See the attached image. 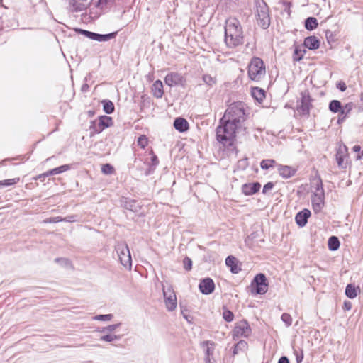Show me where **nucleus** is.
<instances>
[{
    "label": "nucleus",
    "mask_w": 363,
    "mask_h": 363,
    "mask_svg": "<svg viewBox=\"0 0 363 363\" xmlns=\"http://www.w3.org/2000/svg\"><path fill=\"white\" fill-rule=\"evenodd\" d=\"M245 116L244 104L242 102L230 104L216 128L217 140L223 145H231L235 137L236 130L241 128L245 121Z\"/></svg>",
    "instance_id": "1"
},
{
    "label": "nucleus",
    "mask_w": 363,
    "mask_h": 363,
    "mask_svg": "<svg viewBox=\"0 0 363 363\" xmlns=\"http://www.w3.org/2000/svg\"><path fill=\"white\" fill-rule=\"evenodd\" d=\"M225 43L229 48H235L243 43V30L238 19L230 17L225 21Z\"/></svg>",
    "instance_id": "2"
},
{
    "label": "nucleus",
    "mask_w": 363,
    "mask_h": 363,
    "mask_svg": "<svg viewBox=\"0 0 363 363\" xmlns=\"http://www.w3.org/2000/svg\"><path fill=\"white\" fill-rule=\"evenodd\" d=\"M248 76L251 80L258 82L266 74L265 66L262 59L253 57L248 65Z\"/></svg>",
    "instance_id": "3"
},
{
    "label": "nucleus",
    "mask_w": 363,
    "mask_h": 363,
    "mask_svg": "<svg viewBox=\"0 0 363 363\" xmlns=\"http://www.w3.org/2000/svg\"><path fill=\"white\" fill-rule=\"evenodd\" d=\"M257 21L259 26L267 29L270 25L269 9L264 0H256Z\"/></svg>",
    "instance_id": "4"
},
{
    "label": "nucleus",
    "mask_w": 363,
    "mask_h": 363,
    "mask_svg": "<svg viewBox=\"0 0 363 363\" xmlns=\"http://www.w3.org/2000/svg\"><path fill=\"white\" fill-rule=\"evenodd\" d=\"M121 264L125 267L132 266V259L128 245L125 242H118L115 247Z\"/></svg>",
    "instance_id": "5"
},
{
    "label": "nucleus",
    "mask_w": 363,
    "mask_h": 363,
    "mask_svg": "<svg viewBox=\"0 0 363 363\" xmlns=\"http://www.w3.org/2000/svg\"><path fill=\"white\" fill-rule=\"evenodd\" d=\"M311 101L312 99L308 91L305 90L302 91L301 93V99L297 101V112L301 116H308L312 107Z\"/></svg>",
    "instance_id": "6"
},
{
    "label": "nucleus",
    "mask_w": 363,
    "mask_h": 363,
    "mask_svg": "<svg viewBox=\"0 0 363 363\" xmlns=\"http://www.w3.org/2000/svg\"><path fill=\"white\" fill-rule=\"evenodd\" d=\"M251 287L252 294H264L268 290L266 276L262 273L257 274L251 283Z\"/></svg>",
    "instance_id": "7"
},
{
    "label": "nucleus",
    "mask_w": 363,
    "mask_h": 363,
    "mask_svg": "<svg viewBox=\"0 0 363 363\" xmlns=\"http://www.w3.org/2000/svg\"><path fill=\"white\" fill-rule=\"evenodd\" d=\"M163 297L166 308L168 311H174L177 308V296L172 287L169 286L167 288L162 287Z\"/></svg>",
    "instance_id": "8"
},
{
    "label": "nucleus",
    "mask_w": 363,
    "mask_h": 363,
    "mask_svg": "<svg viewBox=\"0 0 363 363\" xmlns=\"http://www.w3.org/2000/svg\"><path fill=\"white\" fill-rule=\"evenodd\" d=\"M251 328L247 321L242 320L236 323L233 330V339H238L241 337H247L251 334Z\"/></svg>",
    "instance_id": "9"
},
{
    "label": "nucleus",
    "mask_w": 363,
    "mask_h": 363,
    "mask_svg": "<svg viewBox=\"0 0 363 363\" xmlns=\"http://www.w3.org/2000/svg\"><path fill=\"white\" fill-rule=\"evenodd\" d=\"M164 82L169 86H184L185 78L181 73L170 72L164 78Z\"/></svg>",
    "instance_id": "10"
},
{
    "label": "nucleus",
    "mask_w": 363,
    "mask_h": 363,
    "mask_svg": "<svg viewBox=\"0 0 363 363\" xmlns=\"http://www.w3.org/2000/svg\"><path fill=\"white\" fill-rule=\"evenodd\" d=\"M325 194L319 192L318 194H313L311 197V203L313 210L315 213L320 212L324 206Z\"/></svg>",
    "instance_id": "11"
},
{
    "label": "nucleus",
    "mask_w": 363,
    "mask_h": 363,
    "mask_svg": "<svg viewBox=\"0 0 363 363\" xmlns=\"http://www.w3.org/2000/svg\"><path fill=\"white\" fill-rule=\"evenodd\" d=\"M347 147L345 145H341L337 150L336 161L339 167L345 169L347 167V162L345 159L347 157Z\"/></svg>",
    "instance_id": "12"
},
{
    "label": "nucleus",
    "mask_w": 363,
    "mask_h": 363,
    "mask_svg": "<svg viewBox=\"0 0 363 363\" xmlns=\"http://www.w3.org/2000/svg\"><path fill=\"white\" fill-rule=\"evenodd\" d=\"M199 288L203 294L208 295L213 292L215 284L212 279L205 278L200 281Z\"/></svg>",
    "instance_id": "13"
},
{
    "label": "nucleus",
    "mask_w": 363,
    "mask_h": 363,
    "mask_svg": "<svg viewBox=\"0 0 363 363\" xmlns=\"http://www.w3.org/2000/svg\"><path fill=\"white\" fill-rule=\"evenodd\" d=\"M261 188V184L256 182L253 183H246L242 186V192L245 196H251L258 192Z\"/></svg>",
    "instance_id": "14"
},
{
    "label": "nucleus",
    "mask_w": 363,
    "mask_h": 363,
    "mask_svg": "<svg viewBox=\"0 0 363 363\" xmlns=\"http://www.w3.org/2000/svg\"><path fill=\"white\" fill-rule=\"evenodd\" d=\"M311 216V211L308 209H303L298 212L295 217V220L297 225L299 227H304L307 222L308 218Z\"/></svg>",
    "instance_id": "15"
},
{
    "label": "nucleus",
    "mask_w": 363,
    "mask_h": 363,
    "mask_svg": "<svg viewBox=\"0 0 363 363\" xmlns=\"http://www.w3.org/2000/svg\"><path fill=\"white\" fill-rule=\"evenodd\" d=\"M277 170L280 176L284 179L292 177L296 174V169L286 165L277 164Z\"/></svg>",
    "instance_id": "16"
},
{
    "label": "nucleus",
    "mask_w": 363,
    "mask_h": 363,
    "mask_svg": "<svg viewBox=\"0 0 363 363\" xmlns=\"http://www.w3.org/2000/svg\"><path fill=\"white\" fill-rule=\"evenodd\" d=\"M303 45L309 50H316L320 46V40L314 35L308 36L305 38Z\"/></svg>",
    "instance_id": "17"
},
{
    "label": "nucleus",
    "mask_w": 363,
    "mask_h": 363,
    "mask_svg": "<svg viewBox=\"0 0 363 363\" xmlns=\"http://www.w3.org/2000/svg\"><path fill=\"white\" fill-rule=\"evenodd\" d=\"M174 128L180 133H184L189 129V123L183 118H177L174 121Z\"/></svg>",
    "instance_id": "18"
},
{
    "label": "nucleus",
    "mask_w": 363,
    "mask_h": 363,
    "mask_svg": "<svg viewBox=\"0 0 363 363\" xmlns=\"http://www.w3.org/2000/svg\"><path fill=\"white\" fill-rule=\"evenodd\" d=\"M216 344L209 340L203 341L201 343V347L204 351L205 356H213L215 350Z\"/></svg>",
    "instance_id": "19"
},
{
    "label": "nucleus",
    "mask_w": 363,
    "mask_h": 363,
    "mask_svg": "<svg viewBox=\"0 0 363 363\" xmlns=\"http://www.w3.org/2000/svg\"><path fill=\"white\" fill-rule=\"evenodd\" d=\"M226 265L230 267V272L233 274H238L241 269L238 266L237 259L233 256H228L225 259Z\"/></svg>",
    "instance_id": "20"
},
{
    "label": "nucleus",
    "mask_w": 363,
    "mask_h": 363,
    "mask_svg": "<svg viewBox=\"0 0 363 363\" xmlns=\"http://www.w3.org/2000/svg\"><path fill=\"white\" fill-rule=\"evenodd\" d=\"M152 91L154 95L157 99H160L162 97L164 91H163V84L160 80H157L152 84Z\"/></svg>",
    "instance_id": "21"
},
{
    "label": "nucleus",
    "mask_w": 363,
    "mask_h": 363,
    "mask_svg": "<svg viewBox=\"0 0 363 363\" xmlns=\"http://www.w3.org/2000/svg\"><path fill=\"white\" fill-rule=\"evenodd\" d=\"M124 207L125 209L133 212H138L140 209V205L137 201L129 199H125Z\"/></svg>",
    "instance_id": "22"
},
{
    "label": "nucleus",
    "mask_w": 363,
    "mask_h": 363,
    "mask_svg": "<svg viewBox=\"0 0 363 363\" xmlns=\"http://www.w3.org/2000/svg\"><path fill=\"white\" fill-rule=\"evenodd\" d=\"M116 35L117 32L110 33L108 34H99L95 33L93 40L98 42H105L114 38Z\"/></svg>",
    "instance_id": "23"
},
{
    "label": "nucleus",
    "mask_w": 363,
    "mask_h": 363,
    "mask_svg": "<svg viewBox=\"0 0 363 363\" xmlns=\"http://www.w3.org/2000/svg\"><path fill=\"white\" fill-rule=\"evenodd\" d=\"M252 97L258 102L261 103L265 98V91L259 87H254L251 91Z\"/></svg>",
    "instance_id": "24"
},
{
    "label": "nucleus",
    "mask_w": 363,
    "mask_h": 363,
    "mask_svg": "<svg viewBox=\"0 0 363 363\" xmlns=\"http://www.w3.org/2000/svg\"><path fill=\"white\" fill-rule=\"evenodd\" d=\"M68 169H69V166L68 164H64L60 167L48 170L45 173H43V176H51V175L59 174L64 172L67 171Z\"/></svg>",
    "instance_id": "25"
},
{
    "label": "nucleus",
    "mask_w": 363,
    "mask_h": 363,
    "mask_svg": "<svg viewBox=\"0 0 363 363\" xmlns=\"http://www.w3.org/2000/svg\"><path fill=\"white\" fill-rule=\"evenodd\" d=\"M357 289H359L358 287L356 288L354 284H349L347 285L346 289H345V295L349 298H351V299L354 298L357 296Z\"/></svg>",
    "instance_id": "26"
},
{
    "label": "nucleus",
    "mask_w": 363,
    "mask_h": 363,
    "mask_svg": "<svg viewBox=\"0 0 363 363\" xmlns=\"http://www.w3.org/2000/svg\"><path fill=\"white\" fill-rule=\"evenodd\" d=\"M328 245L329 250L335 251L340 247V242L336 236H331L328 239Z\"/></svg>",
    "instance_id": "27"
},
{
    "label": "nucleus",
    "mask_w": 363,
    "mask_h": 363,
    "mask_svg": "<svg viewBox=\"0 0 363 363\" xmlns=\"http://www.w3.org/2000/svg\"><path fill=\"white\" fill-rule=\"evenodd\" d=\"M117 0H98L94 4L96 7L101 9H105L111 7Z\"/></svg>",
    "instance_id": "28"
},
{
    "label": "nucleus",
    "mask_w": 363,
    "mask_h": 363,
    "mask_svg": "<svg viewBox=\"0 0 363 363\" xmlns=\"http://www.w3.org/2000/svg\"><path fill=\"white\" fill-rule=\"evenodd\" d=\"M318 25L317 19L314 17H308L305 21V28L308 30L315 29Z\"/></svg>",
    "instance_id": "29"
},
{
    "label": "nucleus",
    "mask_w": 363,
    "mask_h": 363,
    "mask_svg": "<svg viewBox=\"0 0 363 363\" xmlns=\"http://www.w3.org/2000/svg\"><path fill=\"white\" fill-rule=\"evenodd\" d=\"M342 104L338 100H332L329 104V110L333 113H340L342 110Z\"/></svg>",
    "instance_id": "30"
},
{
    "label": "nucleus",
    "mask_w": 363,
    "mask_h": 363,
    "mask_svg": "<svg viewBox=\"0 0 363 363\" xmlns=\"http://www.w3.org/2000/svg\"><path fill=\"white\" fill-rule=\"evenodd\" d=\"M247 348V343L245 340H240L235 345L233 350L234 355L238 354L240 351H245Z\"/></svg>",
    "instance_id": "31"
},
{
    "label": "nucleus",
    "mask_w": 363,
    "mask_h": 363,
    "mask_svg": "<svg viewBox=\"0 0 363 363\" xmlns=\"http://www.w3.org/2000/svg\"><path fill=\"white\" fill-rule=\"evenodd\" d=\"M103 109L107 114H111L115 109L113 103L110 100H104L102 101Z\"/></svg>",
    "instance_id": "32"
},
{
    "label": "nucleus",
    "mask_w": 363,
    "mask_h": 363,
    "mask_svg": "<svg viewBox=\"0 0 363 363\" xmlns=\"http://www.w3.org/2000/svg\"><path fill=\"white\" fill-rule=\"evenodd\" d=\"M89 129L93 133H99L104 130V127L99 124V120L91 121Z\"/></svg>",
    "instance_id": "33"
},
{
    "label": "nucleus",
    "mask_w": 363,
    "mask_h": 363,
    "mask_svg": "<svg viewBox=\"0 0 363 363\" xmlns=\"http://www.w3.org/2000/svg\"><path fill=\"white\" fill-rule=\"evenodd\" d=\"M99 124L104 127V128H106L110 127L112 125V118L107 116H101L99 118Z\"/></svg>",
    "instance_id": "34"
},
{
    "label": "nucleus",
    "mask_w": 363,
    "mask_h": 363,
    "mask_svg": "<svg viewBox=\"0 0 363 363\" xmlns=\"http://www.w3.org/2000/svg\"><path fill=\"white\" fill-rule=\"evenodd\" d=\"M276 161L274 160H272V159H266V160H263L261 162H260V167L262 169H269L270 167H273L275 164H276Z\"/></svg>",
    "instance_id": "35"
},
{
    "label": "nucleus",
    "mask_w": 363,
    "mask_h": 363,
    "mask_svg": "<svg viewBox=\"0 0 363 363\" xmlns=\"http://www.w3.org/2000/svg\"><path fill=\"white\" fill-rule=\"evenodd\" d=\"M19 181H20V179L18 177L0 181V188L14 185V184H17Z\"/></svg>",
    "instance_id": "36"
},
{
    "label": "nucleus",
    "mask_w": 363,
    "mask_h": 363,
    "mask_svg": "<svg viewBox=\"0 0 363 363\" xmlns=\"http://www.w3.org/2000/svg\"><path fill=\"white\" fill-rule=\"evenodd\" d=\"M61 221L69 222L71 220H68L67 218H62L60 216H56V217H51V218H46L45 220H43V223H56L61 222Z\"/></svg>",
    "instance_id": "37"
},
{
    "label": "nucleus",
    "mask_w": 363,
    "mask_h": 363,
    "mask_svg": "<svg viewBox=\"0 0 363 363\" xmlns=\"http://www.w3.org/2000/svg\"><path fill=\"white\" fill-rule=\"evenodd\" d=\"M202 79L203 82L210 87L213 86L216 83V79L211 77L210 74H203Z\"/></svg>",
    "instance_id": "38"
},
{
    "label": "nucleus",
    "mask_w": 363,
    "mask_h": 363,
    "mask_svg": "<svg viewBox=\"0 0 363 363\" xmlns=\"http://www.w3.org/2000/svg\"><path fill=\"white\" fill-rule=\"evenodd\" d=\"M223 318L226 322L230 323L234 319V314L230 310L223 308Z\"/></svg>",
    "instance_id": "39"
},
{
    "label": "nucleus",
    "mask_w": 363,
    "mask_h": 363,
    "mask_svg": "<svg viewBox=\"0 0 363 363\" xmlns=\"http://www.w3.org/2000/svg\"><path fill=\"white\" fill-rule=\"evenodd\" d=\"M119 339H120V336L113 335V334H106V335H102L100 337V340L104 341V342H113V341H115L116 340H119Z\"/></svg>",
    "instance_id": "40"
},
{
    "label": "nucleus",
    "mask_w": 363,
    "mask_h": 363,
    "mask_svg": "<svg viewBox=\"0 0 363 363\" xmlns=\"http://www.w3.org/2000/svg\"><path fill=\"white\" fill-rule=\"evenodd\" d=\"M113 318L112 314H105V315H97L93 317V320H100V321H108L111 320Z\"/></svg>",
    "instance_id": "41"
},
{
    "label": "nucleus",
    "mask_w": 363,
    "mask_h": 363,
    "mask_svg": "<svg viewBox=\"0 0 363 363\" xmlns=\"http://www.w3.org/2000/svg\"><path fill=\"white\" fill-rule=\"evenodd\" d=\"M137 143L138 146L144 149L147 145L148 140L145 135H143L138 138Z\"/></svg>",
    "instance_id": "42"
},
{
    "label": "nucleus",
    "mask_w": 363,
    "mask_h": 363,
    "mask_svg": "<svg viewBox=\"0 0 363 363\" xmlns=\"http://www.w3.org/2000/svg\"><path fill=\"white\" fill-rule=\"evenodd\" d=\"M101 172L105 174H111L114 172V168L110 164H105L101 167Z\"/></svg>",
    "instance_id": "43"
},
{
    "label": "nucleus",
    "mask_w": 363,
    "mask_h": 363,
    "mask_svg": "<svg viewBox=\"0 0 363 363\" xmlns=\"http://www.w3.org/2000/svg\"><path fill=\"white\" fill-rule=\"evenodd\" d=\"M281 319L287 327H289L292 324V318L289 313H284L281 315Z\"/></svg>",
    "instance_id": "44"
},
{
    "label": "nucleus",
    "mask_w": 363,
    "mask_h": 363,
    "mask_svg": "<svg viewBox=\"0 0 363 363\" xmlns=\"http://www.w3.org/2000/svg\"><path fill=\"white\" fill-rule=\"evenodd\" d=\"M305 52H306V51L303 50V53H302L301 50L300 49H298V48H296L294 50V57H293L294 60V61L301 60L303 58Z\"/></svg>",
    "instance_id": "45"
},
{
    "label": "nucleus",
    "mask_w": 363,
    "mask_h": 363,
    "mask_svg": "<svg viewBox=\"0 0 363 363\" xmlns=\"http://www.w3.org/2000/svg\"><path fill=\"white\" fill-rule=\"evenodd\" d=\"M120 325H121L120 323L109 325L105 328H103L102 330H101V333H106V332L112 333L114 330H116L120 326Z\"/></svg>",
    "instance_id": "46"
},
{
    "label": "nucleus",
    "mask_w": 363,
    "mask_h": 363,
    "mask_svg": "<svg viewBox=\"0 0 363 363\" xmlns=\"http://www.w3.org/2000/svg\"><path fill=\"white\" fill-rule=\"evenodd\" d=\"M183 265H184V268L186 271H190L191 269V268H192V261H191V259L189 257H186L183 259Z\"/></svg>",
    "instance_id": "47"
},
{
    "label": "nucleus",
    "mask_w": 363,
    "mask_h": 363,
    "mask_svg": "<svg viewBox=\"0 0 363 363\" xmlns=\"http://www.w3.org/2000/svg\"><path fill=\"white\" fill-rule=\"evenodd\" d=\"M76 30L91 40L94 39V35L95 33L94 32H91V31L82 30V29H77Z\"/></svg>",
    "instance_id": "48"
},
{
    "label": "nucleus",
    "mask_w": 363,
    "mask_h": 363,
    "mask_svg": "<svg viewBox=\"0 0 363 363\" xmlns=\"http://www.w3.org/2000/svg\"><path fill=\"white\" fill-rule=\"evenodd\" d=\"M315 191L313 194H318L319 192L324 193V190L323 189V184L321 179H318L315 184Z\"/></svg>",
    "instance_id": "49"
},
{
    "label": "nucleus",
    "mask_w": 363,
    "mask_h": 363,
    "mask_svg": "<svg viewBox=\"0 0 363 363\" xmlns=\"http://www.w3.org/2000/svg\"><path fill=\"white\" fill-rule=\"evenodd\" d=\"M340 114H345V116H342V117H341V116H338V119H337V123H341L345 119V118L347 116V115L350 113V112L347 111V110H345L342 106V110H340Z\"/></svg>",
    "instance_id": "50"
},
{
    "label": "nucleus",
    "mask_w": 363,
    "mask_h": 363,
    "mask_svg": "<svg viewBox=\"0 0 363 363\" xmlns=\"http://www.w3.org/2000/svg\"><path fill=\"white\" fill-rule=\"evenodd\" d=\"M274 183L273 182H267L264 186H263L262 193L267 194L269 191L272 190L274 187Z\"/></svg>",
    "instance_id": "51"
},
{
    "label": "nucleus",
    "mask_w": 363,
    "mask_h": 363,
    "mask_svg": "<svg viewBox=\"0 0 363 363\" xmlns=\"http://www.w3.org/2000/svg\"><path fill=\"white\" fill-rule=\"evenodd\" d=\"M296 354V360L297 363H301L303 359V352L302 350L298 353L296 350L294 351Z\"/></svg>",
    "instance_id": "52"
},
{
    "label": "nucleus",
    "mask_w": 363,
    "mask_h": 363,
    "mask_svg": "<svg viewBox=\"0 0 363 363\" xmlns=\"http://www.w3.org/2000/svg\"><path fill=\"white\" fill-rule=\"evenodd\" d=\"M353 150H354V152H356L359 153L358 155L357 156V160L362 159V157H363V152L359 153V152L361 150V147L359 145H354L353 147Z\"/></svg>",
    "instance_id": "53"
},
{
    "label": "nucleus",
    "mask_w": 363,
    "mask_h": 363,
    "mask_svg": "<svg viewBox=\"0 0 363 363\" xmlns=\"http://www.w3.org/2000/svg\"><path fill=\"white\" fill-rule=\"evenodd\" d=\"M337 88L341 91H345L347 89L346 84L343 82H340L337 84Z\"/></svg>",
    "instance_id": "54"
},
{
    "label": "nucleus",
    "mask_w": 363,
    "mask_h": 363,
    "mask_svg": "<svg viewBox=\"0 0 363 363\" xmlns=\"http://www.w3.org/2000/svg\"><path fill=\"white\" fill-rule=\"evenodd\" d=\"M151 162H152V165L154 167L157 166L159 163L157 157L154 154H152V155L151 157Z\"/></svg>",
    "instance_id": "55"
},
{
    "label": "nucleus",
    "mask_w": 363,
    "mask_h": 363,
    "mask_svg": "<svg viewBox=\"0 0 363 363\" xmlns=\"http://www.w3.org/2000/svg\"><path fill=\"white\" fill-rule=\"evenodd\" d=\"M343 308L345 310V311H350L351 310L352 308V303L349 301H345L344 302V306H343Z\"/></svg>",
    "instance_id": "56"
},
{
    "label": "nucleus",
    "mask_w": 363,
    "mask_h": 363,
    "mask_svg": "<svg viewBox=\"0 0 363 363\" xmlns=\"http://www.w3.org/2000/svg\"><path fill=\"white\" fill-rule=\"evenodd\" d=\"M187 311V310L183 307L182 306H181V312H182V314L183 315L184 318L189 322H190V320L189 319V315H187V313H186V312Z\"/></svg>",
    "instance_id": "57"
},
{
    "label": "nucleus",
    "mask_w": 363,
    "mask_h": 363,
    "mask_svg": "<svg viewBox=\"0 0 363 363\" xmlns=\"http://www.w3.org/2000/svg\"><path fill=\"white\" fill-rule=\"evenodd\" d=\"M345 110H347V111H349L350 112L351 110L353 108V104L352 103H348L347 104H345V106H342Z\"/></svg>",
    "instance_id": "58"
},
{
    "label": "nucleus",
    "mask_w": 363,
    "mask_h": 363,
    "mask_svg": "<svg viewBox=\"0 0 363 363\" xmlns=\"http://www.w3.org/2000/svg\"><path fill=\"white\" fill-rule=\"evenodd\" d=\"M278 363H289V360L286 357L283 356L279 359Z\"/></svg>",
    "instance_id": "59"
},
{
    "label": "nucleus",
    "mask_w": 363,
    "mask_h": 363,
    "mask_svg": "<svg viewBox=\"0 0 363 363\" xmlns=\"http://www.w3.org/2000/svg\"><path fill=\"white\" fill-rule=\"evenodd\" d=\"M211 357H212V356H205V358H204L205 362L206 363H213Z\"/></svg>",
    "instance_id": "60"
},
{
    "label": "nucleus",
    "mask_w": 363,
    "mask_h": 363,
    "mask_svg": "<svg viewBox=\"0 0 363 363\" xmlns=\"http://www.w3.org/2000/svg\"><path fill=\"white\" fill-rule=\"evenodd\" d=\"M48 176H43V174H39L37 178H35V179H40L41 181H43L42 179H44L45 177H47Z\"/></svg>",
    "instance_id": "61"
},
{
    "label": "nucleus",
    "mask_w": 363,
    "mask_h": 363,
    "mask_svg": "<svg viewBox=\"0 0 363 363\" xmlns=\"http://www.w3.org/2000/svg\"><path fill=\"white\" fill-rule=\"evenodd\" d=\"M60 261H62L65 263H68V260L67 259H56V262H60Z\"/></svg>",
    "instance_id": "62"
},
{
    "label": "nucleus",
    "mask_w": 363,
    "mask_h": 363,
    "mask_svg": "<svg viewBox=\"0 0 363 363\" xmlns=\"http://www.w3.org/2000/svg\"><path fill=\"white\" fill-rule=\"evenodd\" d=\"M360 100H361V101L362 102V104H363V91L361 93Z\"/></svg>",
    "instance_id": "63"
},
{
    "label": "nucleus",
    "mask_w": 363,
    "mask_h": 363,
    "mask_svg": "<svg viewBox=\"0 0 363 363\" xmlns=\"http://www.w3.org/2000/svg\"><path fill=\"white\" fill-rule=\"evenodd\" d=\"M67 219H68V220H71L70 222L74 221V220L72 219V216H71V217H69H69H67Z\"/></svg>",
    "instance_id": "64"
}]
</instances>
